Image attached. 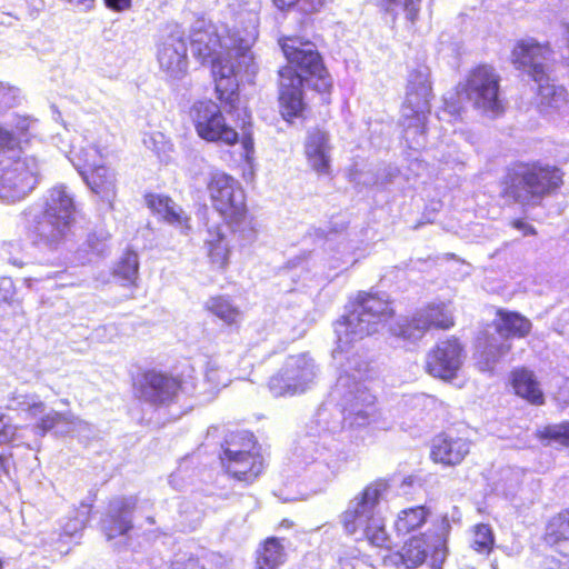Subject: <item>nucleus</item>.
<instances>
[{
	"label": "nucleus",
	"instance_id": "f257e3e1",
	"mask_svg": "<svg viewBox=\"0 0 569 569\" xmlns=\"http://www.w3.org/2000/svg\"><path fill=\"white\" fill-rule=\"evenodd\" d=\"M393 315L386 293L358 296L352 311L335 322L337 347L332 357L338 378L328 398L307 425L301 442L300 457L308 479L321 490L353 460L356 453L346 440L352 432L367 428L375 419V396L366 386L369 363L358 352L355 343L379 331Z\"/></svg>",
	"mask_w": 569,
	"mask_h": 569
},
{
	"label": "nucleus",
	"instance_id": "f03ea898",
	"mask_svg": "<svg viewBox=\"0 0 569 569\" xmlns=\"http://www.w3.org/2000/svg\"><path fill=\"white\" fill-rule=\"evenodd\" d=\"M257 39L254 26L221 37L216 27L203 19L194 22L190 33L193 56L202 63L210 62L218 99L229 108H236L239 99V78L250 81L257 72L251 47Z\"/></svg>",
	"mask_w": 569,
	"mask_h": 569
},
{
	"label": "nucleus",
	"instance_id": "7ed1b4c3",
	"mask_svg": "<svg viewBox=\"0 0 569 569\" xmlns=\"http://www.w3.org/2000/svg\"><path fill=\"white\" fill-rule=\"evenodd\" d=\"M279 46L288 66L279 71V101L284 117H298L305 108L303 86L329 92L332 78L315 43L300 37H287Z\"/></svg>",
	"mask_w": 569,
	"mask_h": 569
},
{
	"label": "nucleus",
	"instance_id": "20e7f679",
	"mask_svg": "<svg viewBox=\"0 0 569 569\" xmlns=\"http://www.w3.org/2000/svg\"><path fill=\"white\" fill-rule=\"evenodd\" d=\"M76 211L73 194L66 186H56L47 191L42 201L21 211L19 226L33 246L59 251L71 239Z\"/></svg>",
	"mask_w": 569,
	"mask_h": 569
},
{
	"label": "nucleus",
	"instance_id": "39448f33",
	"mask_svg": "<svg viewBox=\"0 0 569 569\" xmlns=\"http://www.w3.org/2000/svg\"><path fill=\"white\" fill-rule=\"evenodd\" d=\"M388 489L389 483L385 479L369 483L349 501L341 515V522L349 535L360 533L371 546L385 549H391L393 545L379 511Z\"/></svg>",
	"mask_w": 569,
	"mask_h": 569
},
{
	"label": "nucleus",
	"instance_id": "423d86ee",
	"mask_svg": "<svg viewBox=\"0 0 569 569\" xmlns=\"http://www.w3.org/2000/svg\"><path fill=\"white\" fill-rule=\"evenodd\" d=\"M553 52L548 44L535 39L517 42L512 50V63L522 69L538 86L540 103L550 108H560L567 101V90L556 83L552 76Z\"/></svg>",
	"mask_w": 569,
	"mask_h": 569
},
{
	"label": "nucleus",
	"instance_id": "0eeeda50",
	"mask_svg": "<svg viewBox=\"0 0 569 569\" xmlns=\"http://www.w3.org/2000/svg\"><path fill=\"white\" fill-rule=\"evenodd\" d=\"M430 70L419 66L410 71L406 100L402 107L403 138L411 149H420L426 143V119L430 111L432 89Z\"/></svg>",
	"mask_w": 569,
	"mask_h": 569
},
{
	"label": "nucleus",
	"instance_id": "6e6552de",
	"mask_svg": "<svg viewBox=\"0 0 569 569\" xmlns=\"http://www.w3.org/2000/svg\"><path fill=\"white\" fill-rule=\"evenodd\" d=\"M560 183L561 173L556 167L520 162L508 171L506 194L520 204L533 206Z\"/></svg>",
	"mask_w": 569,
	"mask_h": 569
},
{
	"label": "nucleus",
	"instance_id": "1a4fd4ad",
	"mask_svg": "<svg viewBox=\"0 0 569 569\" xmlns=\"http://www.w3.org/2000/svg\"><path fill=\"white\" fill-rule=\"evenodd\" d=\"M42 163L31 154L0 161V200L16 202L24 199L40 181Z\"/></svg>",
	"mask_w": 569,
	"mask_h": 569
},
{
	"label": "nucleus",
	"instance_id": "9d476101",
	"mask_svg": "<svg viewBox=\"0 0 569 569\" xmlns=\"http://www.w3.org/2000/svg\"><path fill=\"white\" fill-rule=\"evenodd\" d=\"M319 368L308 353L289 356L279 371L268 381L274 397H292L311 389L317 381Z\"/></svg>",
	"mask_w": 569,
	"mask_h": 569
},
{
	"label": "nucleus",
	"instance_id": "9b49d317",
	"mask_svg": "<svg viewBox=\"0 0 569 569\" xmlns=\"http://www.w3.org/2000/svg\"><path fill=\"white\" fill-rule=\"evenodd\" d=\"M453 323V310L450 302H431L417 309L410 318L398 321L391 327V332L405 340L417 341L431 329L447 330Z\"/></svg>",
	"mask_w": 569,
	"mask_h": 569
},
{
	"label": "nucleus",
	"instance_id": "f8f14e48",
	"mask_svg": "<svg viewBox=\"0 0 569 569\" xmlns=\"http://www.w3.org/2000/svg\"><path fill=\"white\" fill-rule=\"evenodd\" d=\"M459 94L485 114L497 117L503 110L499 96V77L491 67L480 66L472 70Z\"/></svg>",
	"mask_w": 569,
	"mask_h": 569
},
{
	"label": "nucleus",
	"instance_id": "ddd939ff",
	"mask_svg": "<svg viewBox=\"0 0 569 569\" xmlns=\"http://www.w3.org/2000/svg\"><path fill=\"white\" fill-rule=\"evenodd\" d=\"M213 208L226 220H238L247 211L246 196L240 183L226 172L214 170L206 178Z\"/></svg>",
	"mask_w": 569,
	"mask_h": 569
},
{
	"label": "nucleus",
	"instance_id": "4468645a",
	"mask_svg": "<svg viewBox=\"0 0 569 569\" xmlns=\"http://www.w3.org/2000/svg\"><path fill=\"white\" fill-rule=\"evenodd\" d=\"M193 369L182 375V379L149 371L143 377L140 397L153 405H166L178 400L180 395H192L197 389V380L192 376Z\"/></svg>",
	"mask_w": 569,
	"mask_h": 569
},
{
	"label": "nucleus",
	"instance_id": "2eb2a0df",
	"mask_svg": "<svg viewBox=\"0 0 569 569\" xmlns=\"http://www.w3.org/2000/svg\"><path fill=\"white\" fill-rule=\"evenodd\" d=\"M158 62L163 72L172 79H181L188 70L187 41L179 24H169L158 46Z\"/></svg>",
	"mask_w": 569,
	"mask_h": 569
},
{
	"label": "nucleus",
	"instance_id": "dca6fc26",
	"mask_svg": "<svg viewBox=\"0 0 569 569\" xmlns=\"http://www.w3.org/2000/svg\"><path fill=\"white\" fill-rule=\"evenodd\" d=\"M197 133L207 141H220L233 144L238 133L226 123L219 106L212 101L197 102L191 111Z\"/></svg>",
	"mask_w": 569,
	"mask_h": 569
},
{
	"label": "nucleus",
	"instance_id": "f3484780",
	"mask_svg": "<svg viewBox=\"0 0 569 569\" xmlns=\"http://www.w3.org/2000/svg\"><path fill=\"white\" fill-rule=\"evenodd\" d=\"M462 351L457 339L439 342L427 356V371L445 380L455 378L463 361Z\"/></svg>",
	"mask_w": 569,
	"mask_h": 569
},
{
	"label": "nucleus",
	"instance_id": "a211bd4d",
	"mask_svg": "<svg viewBox=\"0 0 569 569\" xmlns=\"http://www.w3.org/2000/svg\"><path fill=\"white\" fill-rule=\"evenodd\" d=\"M137 506L134 497H119L110 501L102 520V531L108 540L127 535L132 529V512Z\"/></svg>",
	"mask_w": 569,
	"mask_h": 569
},
{
	"label": "nucleus",
	"instance_id": "6ab92c4d",
	"mask_svg": "<svg viewBox=\"0 0 569 569\" xmlns=\"http://www.w3.org/2000/svg\"><path fill=\"white\" fill-rule=\"evenodd\" d=\"M461 516V511L455 506L433 522V532L429 536L432 541L431 569H442L447 557L448 537L452 525L459 523Z\"/></svg>",
	"mask_w": 569,
	"mask_h": 569
},
{
	"label": "nucleus",
	"instance_id": "aec40b11",
	"mask_svg": "<svg viewBox=\"0 0 569 569\" xmlns=\"http://www.w3.org/2000/svg\"><path fill=\"white\" fill-rule=\"evenodd\" d=\"M470 446L466 438L439 435L432 440L430 456L435 462L456 466L470 452Z\"/></svg>",
	"mask_w": 569,
	"mask_h": 569
},
{
	"label": "nucleus",
	"instance_id": "412c9836",
	"mask_svg": "<svg viewBox=\"0 0 569 569\" xmlns=\"http://www.w3.org/2000/svg\"><path fill=\"white\" fill-rule=\"evenodd\" d=\"M331 144L326 131L313 129L308 131L305 141V154L308 164L318 173L330 171Z\"/></svg>",
	"mask_w": 569,
	"mask_h": 569
},
{
	"label": "nucleus",
	"instance_id": "4be33fe9",
	"mask_svg": "<svg viewBox=\"0 0 569 569\" xmlns=\"http://www.w3.org/2000/svg\"><path fill=\"white\" fill-rule=\"evenodd\" d=\"M80 176L83 178L88 187L109 206L116 197V178L114 173L101 163L92 167Z\"/></svg>",
	"mask_w": 569,
	"mask_h": 569
},
{
	"label": "nucleus",
	"instance_id": "5701e85b",
	"mask_svg": "<svg viewBox=\"0 0 569 569\" xmlns=\"http://www.w3.org/2000/svg\"><path fill=\"white\" fill-rule=\"evenodd\" d=\"M222 465L234 479L250 483L262 472L263 457L258 449Z\"/></svg>",
	"mask_w": 569,
	"mask_h": 569
},
{
	"label": "nucleus",
	"instance_id": "b1692460",
	"mask_svg": "<svg viewBox=\"0 0 569 569\" xmlns=\"http://www.w3.org/2000/svg\"><path fill=\"white\" fill-rule=\"evenodd\" d=\"M67 157L77 171L81 173L100 164L102 154L97 142L92 138L83 136L78 146H71Z\"/></svg>",
	"mask_w": 569,
	"mask_h": 569
},
{
	"label": "nucleus",
	"instance_id": "393cba45",
	"mask_svg": "<svg viewBox=\"0 0 569 569\" xmlns=\"http://www.w3.org/2000/svg\"><path fill=\"white\" fill-rule=\"evenodd\" d=\"M432 541L427 533L420 536H412L405 542L400 558L402 563L408 569L417 568L429 558V566L431 567Z\"/></svg>",
	"mask_w": 569,
	"mask_h": 569
},
{
	"label": "nucleus",
	"instance_id": "a878e982",
	"mask_svg": "<svg viewBox=\"0 0 569 569\" xmlns=\"http://www.w3.org/2000/svg\"><path fill=\"white\" fill-rule=\"evenodd\" d=\"M545 540L557 552L569 557V510H563L549 520Z\"/></svg>",
	"mask_w": 569,
	"mask_h": 569
},
{
	"label": "nucleus",
	"instance_id": "bb28decb",
	"mask_svg": "<svg viewBox=\"0 0 569 569\" xmlns=\"http://www.w3.org/2000/svg\"><path fill=\"white\" fill-rule=\"evenodd\" d=\"M148 207L161 216L168 223L180 228H189V218L184 211L169 197L161 194L147 196Z\"/></svg>",
	"mask_w": 569,
	"mask_h": 569
},
{
	"label": "nucleus",
	"instance_id": "cd10ccee",
	"mask_svg": "<svg viewBox=\"0 0 569 569\" xmlns=\"http://www.w3.org/2000/svg\"><path fill=\"white\" fill-rule=\"evenodd\" d=\"M497 332L500 340L508 338H522L529 333L531 322L518 312L498 311L496 322Z\"/></svg>",
	"mask_w": 569,
	"mask_h": 569
},
{
	"label": "nucleus",
	"instance_id": "c85d7f7f",
	"mask_svg": "<svg viewBox=\"0 0 569 569\" xmlns=\"http://www.w3.org/2000/svg\"><path fill=\"white\" fill-rule=\"evenodd\" d=\"M204 246L211 264L218 269L224 268L228 262L229 247L223 227L209 228Z\"/></svg>",
	"mask_w": 569,
	"mask_h": 569
},
{
	"label": "nucleus",
	"instance_id": "c756f323",
	"mask_svg": "<svg viewBox=\"0 0 569 569\" xmlns=\"http://www.w3.org/2000/svg\"><path fill=\"white\" fill-rule=\"evenodd\" d=\"M259 447L252 433L248 431H238L228 436L222 446L221 462H228L243 455L258 450Z\"/></svg>",
	"mask_w": 569,
	"mask_h": 569
},
{
	"label": "nucleus",
	"instance_id": "7c9ffc66",
	"mask_svg": "<svg viewBox=\"0 0 569 569\" xmlns=\"http://www.w3.org/2000/svg\"><path fill=\"white\" fill-rule=\"evenodd\" d=\"M430 510L426 506H415L401 510L393 523L398 536H406L419 530L428 520Z\"/></svg>",
	"mask_w": 569,
	"mask_h": 569
},
{
	"label": "nucleus",
	"instance_id": "2f4dec72",
	"mask_svg": "<svg viewBox=\"0 0 569 569\" xmlns=\"http://www.w3.org/2000/svg\"><path fill=\"white\" fill-rule=\"evenodd\" d=\"M510 349L511 345L508 341L497 337L488 338L483 349L478 352L477 366L481 371L492 372L496 365L508 355Z\"/></svg>",
	"mask_w": 569,
	"mask_h": 569
},
{
	"label": "nucleus",
	"instance_id": "473e14b6",
	"mask_svg": "<svg viewBox=\"0 0 569 569\" xmlns=\"http://www.w3.org/2000/svg\"><path fill=\"white\" fill-rule=\"evenodd\" d=\"M83 425L84 422L74 417L71 412L51 410L40 418L36 425V432L43 436L49 430L63 426V429L60 430L61 433H72L77 428H81Z\"/></svg>",
	"mask_w": 569,
	"mask_h": 569
},
{
	"label": "nucleus",
	"instance_id": "72a5a7b5",
	"mask_svg": "<svg viewBox=\"0 0 569 569\" xmlns=\"http://www.w3.org/2000/svg\"><path fill=\"white\" fill-rule=\"evenodd\" d=\"M512 387L518 396L531 403L541 405L543 402V393L531 371L527 369L515 370L512 372Z\"/></svg>",
	"mask_w": 569,
	"mask_h": 569
},
{
	"label": "nucleus",
	"instance_id": "f704fd0d",
	"mask_svg": "<svg viewBox=\"0 0 569 569\" xmlns=\"http://www.w3.org/2000/svg\"><path fill=\"white\" fill-rule=\"evenodd\" d=\"M284 547L280 539L268 538L262 548L258 551V569H278L286 560Z\"/></svg>",
	"mask_w": 569,
	"mask_h": 569
},
{
	"label": "nucleus",
	"instance_id": "c9c22d12",
	"mask_svg": "<svg viewBox=\"0 0 569 569\" xmlns=\"http://www.w3.org/2000/svg\"><path fill=\"white\" fill-rule=\"evenodd\" d=\"M204 307L227 325H236L241 319V311L227 297H211L206 301Z\"/></svg>",
	"mask_w": 569,
	"mask_h": 569
},
{
	"label": "nucleus",
	"instance_id": "e433bc0d",
	"mask_svg": "<svg viewBox=\"0 0 569 569\" xmlns=\"http://www.w3.org/2000/svg\"><path fill=\"white\" fill-rule=\"evenodd\" d=\"M373 4L379 7L382 11L391 14L393 19L400 12L406 13V18L410 22H415L420 11L421 0H371Z\"/></svg>",
	"mask_w": 569,
	"mask_h": 569
},
{
	"label": "nucleus",
	"instance_id": "4c0bfd02",
	"mask_svg": "<svg viewBox=\"0 0 569 569\" xmlns=\"http://www.w3.org/2000/svg\"><path fill=\"white\" fill-rule=\"evenodd\" d=\"M7 408L10 410H21L36 418L44 413L46 406L36 393L13 392L8 399Z\"/></svg>",
	"mask_w": 569,
	"mask_h": 569
},
{
	"label": "nucleus",
	"instance_id": "58836bf2",
	"mask_svg": "<svg viewBox=\"0 0 569 569\" xmlns=\"http://www.w3.org/2000/svg\"><path fill=\"white\" fill-rule=\"evenodd\" d=\"M139 259L133 251H126L113 269V276L124 286L133 284L138 278Z\"/></svg>",
	"mask_w": 569,
	"mask_h": 569
},
{
	"label": "nucleus",
	"instance_id": "ea45409f",
	"mask_svg": "<svg viewBox=\"0 0 569 569\" xmlns=\"http://www.w3.org/2000/svg\"><path fill=\"white\" fill-rule=\"evenodd\" d=\"M537 437L546 445H560L569 447V421L548 425L537 431Z\"/></svg>",
	"mask_w": 569,
	"mask_h": 569
},
{
	"label": "nucleus",
	"instance_id": "a19ab883",
	"mask_svg": "<svg viewBox=\"0 0 569 569\" xmlns=\"http://www.w3.org/2000/svg\"><path fill=\"white\" fill-rule=\"evenodd\" d=\"M495 545V535L489 525L478 523L472 530L471 548L479 553H489Z\"/></svg>",
	"mask_w": 569,
	"mask_h": 569
},
{
	"label": "nucleus",
	"instance_id": "79ce46f5",
	"mask_svg": "<svg viewBox=\"0 0 569 569\" xmlns=\"http://www.w3.org/2000/svg\"><path fill=\"white\" fill-rule=\"evenodd\" d=\"M142 141L147 149L153 151L159 157L168 154L172 149L171 142L159 131L146 133Z\"/></svg>",
	"mask_w": 569,
	"mask_h": 569
},
{
	"label": "nucleus",
	"instance_id": "37998d69",
	"mask_svg": "<svg viewBox=\"0 0 569 569\" xmlns=\"http://www.w3.org/2000/svg\"><path fill=\"white\" fill-rule=\"evenodd\" d=\"M234 224L233 231L239 234V238L243 241V244L251 243L257 237V230L252 220L247 219L246 212L238 220H228Z\"/></svg>",
	"mask_w": 569,
	"mask_h": 569
},
{
	"label": "nucleus",
	"instance_id": "c03bdc74",
	"mask_svg": "<svg viewBox=\"0 0 569 569\" xmlns=\"http://www.w3.org/2000/svg\"><path fill=\"white\" fill-rule=\"evenodd\" d=\"M91 507L92 506L90 503H86V502H82L80 505L78 515L74 518V520L69 521L64 527V530L67 533L73 535L74 532L82 530L86 527V525L89 521Z\"/></svg>",
	"mask_w": 569,
	"mask_h": 569
},
{
	"label": "nucleus",
	"instance_id": "a18cd8bd",
	"mask_svg": "<svg viewBox=\"0 0 569 569\" xmlns=\"http://www.w3.org/2000/svg\"><path fill=\"white\" fill-rule=\"evenodd\" d=\"M109 238H110V236L107 231L100 230V231L90 233L88 236L87 243L93 253L101 256L108 249Z\"/></svg>",
	"mask_w": 569,
	"mask_h": 569
},
{
	"label": "nucleus",
	"instance_id": "49530a36",
	"mask_svg": "<svg viewBox=\"0 0 569 569\" xmlns=\"http://www.w3.org/2000/svg\"><path fill=\"white\" fill-rule=\"evenodd\" d=\"M206 379L213 386V387H226L227 386V377L226 372L220 370L218 365L213 361H208L204 372Z\"/></svg>",
	"mask_w": 569,
	"mask_h": 569
},
{
	"label": "nucleus",
	"instance_id": "de8ad7c7",
	"mask_svg": "<svg viewBox=\"0 0 569 569\" xmlns=\"http://www.w3.org/2000/svg\"><path fill=\"white\" fill-rule=\"evenodd\" d=\"M18 100V89L0 82V110L13 107Z\"/></svg>",
	"mask_w": 569,
	"mask_h": 569
},
{
	"label": "nucleus",
	"instance_id": "09e8293b",
	"mask_svg": "<svg viewBox=\"0 0 569 569\" xmlns=\"http://www.w3.org/2000/svg\"><path fill=\"white\" fill-rule=\"evenodd\" d=\"M18 143L16 136L9 129L0 126V153L13 151Z\"/></svg>",
	"mask_w": 569,
	"mask_h": 569
},
{
	"label": "nucleus",
	"instance_id": "8fccbe9b",
	"mask_svg": "<svg viewBox=\"0 0 569 569\" xmlns=\"http://www.w3.org/2000/svg\"><path fill=\"white\" fill-rule=\"evenodd\" d=\"M16 430L17 428L3 415H0V446L12 441Z\"/></svg>",
	"mask_w": 569,
	"mask_h": 569
},
{
	"label": "nucleus",
	"instance_id": "3c124183",
	"mask_svg": "<svg viewBox=\"0 0 569 569\" xmlns=\"http://www.w3.org/2000/svg\"><path fill=\"white\" fill-rule=\"evenodd\" d=\"M14 296V284L11 278H0V306L8 303Z\"/></svg>",
	"mask_w": 569,
	"mask_h": 569
},
{
	"label": "nucleus",
	"instance_id": "603ef678",
	"mask_svg": "<svg viewBox=\"0 0 569 569\" xmlns=\"http://www.w3.org/2000/svg\"><path fill=\"white\" fill-rule=\"evenodd\" d=\"M20 247H21V244L19 242H8L4 244L3 248H4V251L8 254H10V257L8 258V261L16 267L22 268L26 264L23 257L12 256L13 251H17L18 249H20Z\"/></svg>",
	"mask_w": 569,
	"mask_h": 569
},
{
	"label": "nucleus",
	"instance_id": "864d4df0",
	"mask_svg": "<svg viewBox=\"0 0 569 569\" xmlns=\"http://www.w3.org/2000/svg\"><path fill=\"white\" fill-rule=\"evenodd\" d=\"M12 457L11 453L7 449L0 450V477L9 476L10 469L12 467Z\"/></svg>",
	"mask_w": 569,
	"mask_h": 569
},
{
	"label": "nucleus",
	"instance_id": "5fc2aeb1",
	"mask_svg": "<svg viewBox=\"0 0 569 569\" xmlns=\"http://www.w3.org/2000/svg\"><path fill=\"white\" fill-rule=\"evenodd\" d=\"M104 3L113 11H123L131 6V0H104Z\"/></svg>",
	"mask_w": 569,
	"mask_h": 569
},
{
	"label": "nucleus",
	"instance_id": "6e6d98bb",
	"mask_svg": "<svg viewBox=\"0 0 569 569\" xmlns=\"http://www.w3.org/2000/svg\"><path fill=\"white\" fill-rule=\"evenodd\" d=\"M511 226L521 231L523 233V236H529V234H535L536 233V230L532 226L528 224L527 222H525L523 220L521 219H516L511 222Z\"/></svg>",
	"mask_w": 569,
	"mask_h": 569
},
{
	"label": "nucleus",
	"instance_id": "4d7b16f0",
	"mask_svg": "<svg viewBox=\"0 0 569 569\" xmlns=\"http://www.w3.org/2000/svg\"><path fill=\"white\" fill-rule=\"evenodd\" d=\"M34 123L36 121L28 117H19L16 122V128L20 133H23L31 129Z\"/></svg>",
	"mask_w": 569,
	"mask_h": 569
},
{
	"label": "nucleus",
	"instance_id": "13d9d810",
	"mask_svg": "<svg viewBox=\"0 0 569 569\" xmlns=\"http://www.w3.org/2000/svg\"><path fill=\"white\" fill-rule=\"evenodd\" d=\"M299 0H272L273 4L279 10H287L297 4Z\"/></svg>",
	"mask_w": 569,
	"mask_h": 569
},
{
	"label": "nucleus",
	"instance_id": "bf43d9fd",
	"mask_svg": "<svg viewBox=\"0 0 569 569\" xmlns=\"http://www.w3.org/2000/svg\"><path fill=\"white\" fill-rule=\"evenodd\" d=\"M201 520V512L196 511L194 516L190 519V521L187 525H183V529L188 530H194L197 526L200 523Z\"/></svg>",
	"mask_w": 569,
	"mask_h": 569
},
{
	"label": "nucleus",
	"instance_id": "052dcab7",
	"mask_svg": "<svg viewBox=\"0 0 569 569\" xmlns=\"http://www.w3.org/2000/svg\"><path fill=\"white\" fill-rule=\"evenodd\" d=\"M174 569H181L179 563H176L174 565ZM186 569H201L199 566H198V561L196 559H189L188 562L186 563Z\"/></svg>",
	"mask_w": 569,
	"mask_h": 569
},
{
	"label": "nucleus",
	"instance_id": "680f3d73",
	"mask_svg": "<svg viewBox=\"0 0 569 569\" xmlns=\"http://www.w3.org/2000/svg\"><path fill=\"white\" fill-rule=\"evenodd\" d=\"M242 144L247 153L253 150V142L251 138H244Z\"/></svg>",
	"mask_w": 569,
	"mask_h": 569
},
{
	"label": "nucleus",
	"instance_id": "e2e57ef3",
	"mask_svg": "<svg viewBox=\"0 0 569 569\" xmlns=\"http://www.w3.org/2000/svg\"><path fill=\"white\" fill-rule=\"evenodd\" d=\"M429 399V397L425 396V395H419V396H413L411 397V401L415 402L416 405H420L425 401H427Z\"/></svg>",
	"mask_w": 569,
	"mask_h": 569
},
{
	"label": "nucleus",
	"instance_id": "0e129e2a",
	"mask_svg": "<svg viewBox=\"0 0 569 569\" xmlns=\"http://www.w3.org/2000/svg\"><path fill=\"white\" fill-rule=\"evenodd\" d=\"M40 280H42V278H24V283L28 288H31L33 282H38Z\"/></svg>",
	"mask_w": 569,
	"mask_h": 569
},
{
	"label": "nucleus",
	"instance_id": "69168bd1",
	"mask_svg": "<svg viewBox=\"0 0 569 569\" xmlns=\"http://www.w3.org/2000/svg\"><path fill=\"white\" fill-rule=\"evenodd\" d=\"M323 6V0H316L312 4V10L317 11Z\"/></svg>",
	"mask_w": 569,
	"mask_h": 569
},
{
	"label": "nucleus",
	"instance_id": "338daca9",
	"mask_svg": "<svg viewBox=\"0 0 569 569\" xmlns=\"http://www.w3.org/2000/svg\"><path fill=\"white\" fill-rule=\"evenodd\" d=\"M247 500H248L249 506H250L251 508H254V507L257 506V503H258V502H257V500H256L253 497H251V496H248V497H247Z\"/></svg>",
	"mask_w": 569,
	"mask_h": 569
},
{
	"label": "nucleus",
	"instance_id": "774afa93",
	"mask_svg": "<svg viewBox=\"0 0 569 569\" xmlns=\"http://www.w3.org/2000/svg\"><path fill=\"white\" fill-rule=\"evenodd\" d=\"M413 482V479L411 477H408L403 480L402 486H411Z\"/></svg>",
	"mask_w": 569,
	"mask_h": 569
}]
</instances>
